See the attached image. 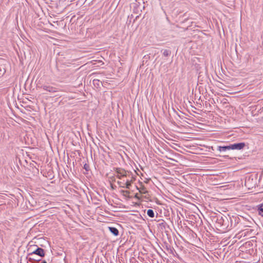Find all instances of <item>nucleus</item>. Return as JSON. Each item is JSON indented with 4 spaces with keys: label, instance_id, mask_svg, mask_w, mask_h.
Here are the masks:
<instances>
[{
    "label": "nucleus",
    "instance_id": "obj_1",
    "mask_svg": "<svg viewBox=\"0 0 263 263\" xmlns=\"http://www.w3.org/2000/svg\"><path fill=\"white\" fill-rule=\"evenodd\" d=\"M115 172L117 175L115 176L120 180H122L124 178H126L128 175V171L125 170L122 168H115Z\"/></svg>",
    "mask_w": 263,
    "mask_h": 263
},
{
    "label": "nucleus",
    "instance_id": "obj_2",
    "mask_svg": "<svg viewBox=\"0 0 263 263\" xmlns=\"http://www.w3.org/2000/svg\"><path fill=\"white\" fill-rule=\"evenodd\" d=\"M126 186H125V188L127 189H129L130 186H132V184L135 180V178L133 176L132 173L128 172L127 176L126 177Z\"/></svg>",
    "mask_w": 263,
    "mask_h": 263
},
{
    "label": "nucleus",
    "instance_id": "obj_3",
    "mask_svg": "<svg viewBox=\"0 0 263 263\" xmlns=\"http://www.w3.org/2000/svg\"><path fill=\"white\" fill-rule=\"evenodd\" d=\"M34 247H36V246H34ZM36 254L39 255V256L43 257L45 256V251L42 248H39L36 246V248L29 253V255Z\"/></svg>",
    "mask_w": 263,
    "mask_h": 263
},
{
    "label": "nucleus",
    "instance_id": "obj_4",
    "mask_svg": "<svg viewBox=\"0 0 263 263\" xmlns=\"http://www.w3.org/2000/svg\"><path fill=\"white\" fill-rule=\"evenodd\" d=\"M245 146V143H235L233 144H232L230 145V149H242Z\"/></svg>",
    "mask_w": 263,
    "mask_h": 263
},
{
    "label": "nucleus",
    "instance_id": "obj_5",
    "mask_svg": "<svg viewBox=\"0 0 263 263\" xmlns=\"http://www.w3.org/2000/svg\"><path fill=\"white\" fill-rule=\"evenodd\" d=\"M41 88H42L44 90L50 92H54L57 91L56 88L53 87L51 86L48 85H43L41 86Z\"/></svg>",
    "mask_w": 263,
    "mask_h": 263
},
{
    "label": "nucleus",
    "instance_id": "obj_6",
    "mask_svg": "<svg viewBox=\"0 0 263 263\" xmlns=\"http://www.w3.org/2000/svg\"><path fill=\"white\" fill-rule=\"evenodd\" d=\"M117 183L119 185L120 187L125 188V186H126V180H120L118 181Z\"/></svg>",
    "mask_w": 263,
    "mask_h": 263
},
{
    "label": "nucleus",
    "instance_id": "obj_7",
    "mask_svg": "<svg viewBox=\"0 0 263 263\" xmlns=\"http://www.w3.org/2000/svg\"><path fill=\"white\" fill-rule=\"evenodd\" d=\"M110 232L113 234L115 236H117L119 234V231L115 227H109Z\"/></svg>",
    "mask_w": 263,
    "mask_h": 263
},
{
    "label": "nucleus",
    "instance_id": "obj_8",
    "mask_svg": "<svg viewBox=\"0 0 263 263\" xmlns=\"http://www.w3.org/2000/svg\"><path fill=\"white\" fill-rule=\"evenodd\" d=\"M257 207L259 214L263 217V203L258 205Z\"/></svg>",
    "mask_w": 263,
    "mask_h": 263
},
{
    "label": "nucleus",
    "instance_id": "obj_9",
    "mask_svg": "<svg viewBox=\"0 0 263 263\" xmlns=\"http://www.w3.org/2000/svg\"><path fill=\"white\" fill-rule=\"evenodd\" d=\"M120 193L122 194L123 196L126 197H129L130 192L128 190H121Z\"/></svg>",
    "mask_w": 263,
    "mask_h": 263
},
{
    "label": "nucleus",
    "instance_id": "obj_10",
    "mask_svg": "<svg viewBox=\"0 0 263 263\" xmlns=\"http://www.w3.org/2000/svg\"><path fill=\"white\" fill-rule=\"evenodd\" d=\"M218 149L219 151H225L227 149H230V145L225 146H218Z\"/></svg>",
    "mask_w": 263,
    "mask_h": 263
},
{
    "label": "nucleus",
    "instance_id": "obj_11",
    "mask_svg": "<svg viewBox=\"0 0 263 263\" xmlns=\"http://www.w3.org/2000/svg\"><path fill=\"white\" fill-rule=\"evenodd\" d=\"M147 214L149 217H150L151 218H153L155 216L154 212L153 210H151V209H149L147 210Z\"/></svg>",
    "mask_w": 263,
    "mask_h": 263
},
{
    "label": "nucleus",
    "instance_id": "obj_12",
    "mask_svg": "<svg viewBox=\"0 0 263 263\" xmlns=\"http://www.w3.org/2000/svg\"><path fill=\"white\" fill-rule=\"evenodd\" d=\"M139 190L141 194H146L147 193V190L144 186L141 187L140 189H139Z\"/></svg>",
    "mask_w": 263,
    "mask_h": 263
},
{
    "label": "nucleus",
    "instance_id": "obj_13",
    "mask_svg": "<svg viewBox=\"0 0 263 263\" xmlns=\"http://www.w3.org/2000/svg\"><path fill=\"white\" fill-rule=\"evenodd\" d=\"M170 53L171 51L166 49L164 50L163 52V55L164 57H168V55H170Z\"/></svg>",
    "mask_w": 263,
    "mask_h": 263
},
{
    "label": "nucleus",
    "instance_id": "obj_14",
    "mask_svg": "<svg viewBox=\"0 0 263 263\" xmlns=\"http://www.w3.org/2000/svg\"><path fill=\"white\" fill-rule=\"evenodd\" d=\"M88 167H89V166H88V165H87L86 164H85L84 165V168L86 170H87H87H88Z\"/></svg>",
    "mask_w": 263,
    "mask_h": 263
},
{
    "label": "nucleus",
    "instance_id": "obj_15",
    "mask_svg": "<svg viewBox=\"0 0 263 263\" xmlns=\"http://www.w3.org/2000/svg\"><path fill=\"white\" fill-rule=\"evenodd\" d=\"M93 84H96V83H99V80H94L93 81Z\"/></svg>",
    "mask_w": 263,
    "mask_h": 263
},
{
    "label": "nucleus",
    "instance_id": "obj_16",
    "mask_svg": "<svg viewBox=\"0 0 263 263\" xmlns=\"http://www.w3.org/2000/svg\"><path fill=\"white\" fill-rule=\"evenodd\" d=\"M98 62L101 63L102 64H103V62H102V61L99 60V61H98Z\"/></svg>",
    "mask_w": 263,
    "mask_h": 263
},
{
    "label": "nucleus",
    "instance_id": "obj_17",
    "mask_svg": "<svg viewBox=\"0 0 263 263\" xmlns=\"http://www.w3.org/2000/svg\"><path fill=\"white\" fill-rule=\"evenodd\" d=\"M222 217H221V219L219 220V223H221V220H222Z\"/></svg>",
    "mask_w": 263,
    "mask_h": 263
},
{
    "label": "nucleus",
    "instance_id": "obj_18",
    "mask_svg": "<svg viewBox=\"0 0 263 263\" xmlns=\"http://www.w3.org/2000/svg\"><path fill=\"white\" fill-rule=\"evenodd\" d=\"M41 263H47L45 260H43Z\"/></svg>",
    "mask_w": 263,
    "mask_h": 263
}]
</instances>
